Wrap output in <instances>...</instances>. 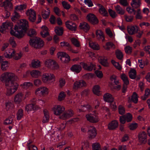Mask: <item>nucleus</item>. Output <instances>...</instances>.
<instances>
[{"label": "nucleus", "mask_w": 150, "mask_h": 150, "mask_svg": "<svg viewBox=\"0 0 150 150\" xmlns=\"http://www.w3.org/2000/svg\"><path fill=\"white\" fill-rule=\"evenodd\" d=\"M50 14V10L47 8V10L43 9L42 11V15L43 18L45 19H46L49 17Z\"/></svg>", "instance_id": "e433bc0d"}, {"label": "nucleus", "mask_w": 150, "mask_h": 150, "mask_svg": "<svg viewBox=\"0 0 150 150\" xmlns=\"http://www.w3.org/2000/svg\"><path fill=\"white\" fill-rule=\"evenodd\" d=\"M121 78L125 84L126 85L129 84V81L128 77L125 74H122L121 75Z\"/></svg>", "instance_id": "79ce46f5"}, {"label": "nucleus", "mask_w": 150, "mask_h": 150, "mask_svg": "<svg viewBox=\"0 0 150 150\" xmlns=\"http://www.w3.org/2000/svg\"><path fill=\"white\" fill-rule=\"evenodd\" d=\"M118 126V122L116 120H113L108 125V128L110 130L115 129Z\"/></svg>", "instance_id": "7c9ffc66"}, {"label": "nucleus", "mask_w": 150, "mask_h": 150, "mask_svg": "<svg viewBox=\"0 0 150 150\" xmlns=\"http://www.w3.org/2000/svg\"><path fill=\"white\" fill-rule=\"evenodd\" d=\"M44 116L43 117L42 122L44 123H46L48 122L50 115L48 111L47 110H43Z\"/></svg>", "instance_id": "c756f323"}, {"label": "nucleus", "mask_w": 150, "mask_h": 150, "mask_svg": "<svg viewBox=\"0 0 150 150\" xmlns=\"http://www.w3.org/2000/svg\"><path fill=\"white\" fill-rule=\"evenodd\" d=\"M81 65L83 69L85 70L91 71L93 69H96V65L92 63L88 64L85 63H82Z\"/></svg>", "instance_id": "dca6fc26"}, {"label": "nucleus", "mask_w": 150, "mask_h": 150, "mask_svg": "<svg viewBox=\"0 0 150 150\" xmlns=\"http://www.w3.org/2000/svg\"><path fill=\"white\" fill-rule=\"evenodd\" d=\"M66 96L64 92L61 91L59 94L58 98V100L59 101H61L64 100Z\"/></svg>", "instance_id": "603ef678"}, {"label": "nucleus", "mask_w": 150, "mask_h": 150, "mask_svg": "<svg viewBox=\"0 0 150 150\" xmlns=\"http://www.w3.org/2000/svg\"><path fill=\"white\" fill-rule=\"evenodd\" d=\"M65 109V108L63 106L60 105H55L52 108L54 114L59 116L64 111Z\"/></svg>", "instance_id": "423d86ee"}, {"label": "nucleus", "mask_w": 150, "mask_h": 150, "mask_svg": "<svg viewBox=\"0 0 150 150\" xmlns=\"http://www.w3.org/2000/svg\"><path fill=\"white\" fill-rule=\"evenodd\" d=\"M141 12L140 9H138L137 11V14L136 15L135 18L137 19H141L142 16L141 15Z\"/></svg>", "instance_id": "13d9d810"}, {"label": "nucleus", "mask_w": 150, "mask_h": 150, "mask_svg": "<svg viewBox=\"0 0 150 150\" xmlns=\"http://www.w3.org/2000/svg\"><path fill=\"white\" fill-rule=\"evenodd\" d=\"M103 47L105 49L107 50H109L110 49H114L115 48V45L111 42H108L106 43L105 45L103 46Z\"/></svg>", "instance_id": "a878e982"}, {"label": "nucleus", "mask_w": 150, "mask_h": 150, "mask_svg": "<svg viewBox=\"0 0 150 150\" xmlns=\"http://www.w3.org/2000/svg\"><path fill=\"white\" fill-rule=\"evenodd\" d=\"M28 25V21L25 19H21L18 21L17 24L14 27L15 31L11 30V34L18 39L23 38L24 35L25 29Z\"/></svg>", "instance_id": "f03ea898"}, {"label": "nucleus", "mask_w": 150, "mask_h": 150, "mask_svg": "<svg viewBox=\"0 0 150 150\" xmlns=\"http://www.w3.org/2000/svg\"><path fill=\"white\" fill-rule=\"evenodd\" d=\"M87 20L92 24H95L97 23L98 20L96 16L93 13H89L86 16Z\"/></svg>", "instance_id": "4468645a"}, {"label": "nucleus", "mask_w": 150, "mask_h": 150, "mask_svg": "<svg viewBox=\"0 0 150 150\" xmlns=\"http://www.w3.org/2000/svg\"><path fill=\"white\" fill-rule=\"evenodd\" d=\"M73 114L72 111L70 110L64 112L63 114L59 116V118L60 119L65 120L73 116Z\"/></svg>", "instance_id": "a211bd4d"}, {"label": "nucleus", "mask_w": 150, "mask_h": 150, "mask_svg": "<svg viewBox=\"0 0 150 150\" xmlns=\"http://www.w3.org/2000/svg\"><path fill=\"white\" fill-rule=\"evenodd\" d=\"M45 66L52 69H57L59 68V66L56 62L51 59H48L44 61Z\"/></svg>", "instance_id": "20e7f679"}, {"label": "nucleus", "mask_w": 150, "mask_h": 150, "mask_svg": "<svg viewBox=\"0 0 150 150\" xmlns=\"http://www.w3.org/2000/svg\"><path fill=\"white\" fill-rule=\"evenodd\" d=\"M41 29L40 34L42 37L45 38L49 35L48 32V29L47 26L43 25Z\"/></svg>", "instance_id": "393cba45"}, {"label": "nucleus", "mask_w": 150, "mask_h": 150, "mask_svg": "<svg viewBox=\"0 0 150 150\" xmlns=\"http://www.w3.org/2000/svg\"><path fill=\"white\" fill-rule=\"evenodd\" d=\"M89 46L94 50H98L100 49L99 45L96 42L90 41L89 43Z\"/></svg>", "instance_id": "72a5a7b5"}, {"label": "nucleus", "mask_w": 150, "mask_h": 150, "mask_svg": "<svg viewBox=\"0 0 150 150\" xmlns=\"http://www.w3.org/2000/svg\"><path fill=\"white\" fill-rule=\"evenodd\" d=\"M1 69L3 71H6L8 67V63L7 61H2L1 64Z\"/></svg>", "instance_id": "37998d69"}, {"label": "nucleus", "mask_w": 150, "mask_h": 150, "mask_svg": "<svg viewBox=\"0 0 150 150\" xmlns=\"http://www.w3.org/2000/svg\"><path fill=\"white\" fill-rule=\"evenodd\" d=\"M138 127V124L136 123H133L129 124L128 127L131 130H133L136 129Z\"/></svg>", "instance_id": "052dcab7"}, {"label": "nucleus", "mask_w": 150, "mask_h": 150, "mask_svg": "<svg viewBox=\"0 0 150 150\" xmlns=\"http://www.w3.org/2000/svg\"><path fill=\"white\" fill-rule=\"evenodd\" d=\"M100 90V87L99 86L96 85L93 87V92L94 94L98 96H99L101 95Z\"/></svg>", "instance_id": "c9c22d12"}, {"label": "nucleus", "mask_w": 150, "mask_h": 150, "mask_svg": "<svg viewBox=\"0 0 150 150\" xmlns=\"http://www.w3.org/2000/svg\"><path fill=\"white\" fill-rule=\"evenodd\" d=\"M9 42L13 47H16L17 45L16 44L14 40V38L13 37L10 38L9 40Z\"/></svg>", "instance_id": "e2e57ef3"}, {"label": "nucleus", "mask_w": 150, "mask_h": 150, "mask_svg": "<svg viewBox=\"0 0 150 150\" xmlns=\"http://www.w3.org/2000/svg\"><path fill=\"white\" fill-rule=\"evenodd\" d=\"M124 116L127 122H129L132 120V116L130 113H128Z\"/></svg>", "instance_id": "4d7b16f0"}, {"label": "nucleus", "mask_w": 150, "mask_h": 150, "mask_svg": "<svg viewBox=\"0 0 150 150\" xmlns=\"http://www.w3.org/2000/svg\"><path fill=\"white\" fill-rule=\"evenodd\" d=\"M98 5L100 7L99 10V13L104 16H108V13L104 7L100 4H98Z\"/></svg>", "instance_id": "473e14b6"}, {"label": "nucleus", "mask_w": 150, "mask_h": 150, "mask_svg": "<svg viewBox=\"0 0 150 150\" xmlns=\"http://www.w3.org/2000/svg\"><path fill=\"white\" fill-rule=\"evenodd\" d=\"M42 80L43 83H49L52 81L55 80V77L53 74L51 73H45L42 75Z\"/></svg>", "instance_id": "39448f33"}, {"label": "nucleus", "mask_w": 150, "mask_h": 150, "mask_svg": "<svg viewBox=\"0 0 150 150\" xmlns=\"http://www.w3.org/2000/svg\"><path fill=\"white\" fill-rule=\"evenodd\" d=\"M141 4L140 0H132L131 5L133 8H137L140 6Z\"/></svg>", "instance_id": "cd10ccee"}, {"label": "nucleus", "mask_w": 150, "mask_h": 150, "mask_svg": "<svg viewBox=\"0 0 150 150\" xmlns=\"http://www.w3.org/2000/svg\"><path fill=\"white\" fill-rule=\"evenodd\" d=\"M115 9L117 13L120 15H123L125 13V11L119 5H117L115 6Z\"/></svg>", "instance_id": "4c0bfd02"}, {"label": "nucleus", "mask_w": 150, "mask_h": 150, "mask_svg": "<svg viewBox=\"0 0 150 150\" xmlns=\"http://www.w3.org/2000/svg\"><path fill=\"white\" fill-rule=\"evenodd\" d=\"M126 22H132L133 19V16H129L125 15L124 16Z\"/></svg>", "instance_id": "5fc2aeb1"}, {"label": "nucleus", "mask_w": 150, "mask_h": 150, "mask_svg": "<svg viewBox=\"0 0 150 150\" xmlns=\"http://www.w3.org/2000/svg\"><path fill=\"white\" fill-rule=\"evenodd\" d=\"M89 148V143L87 142L82 143L81 150H87Z\"/></svg>", "instance_id": "864d4df0"}, {"label": "nucleus", "mask_w": 150, "mask_h": 150, "mask_svg": "<svg viewBox=\"0 0 150 150\" xmlns=\"http://www.w3.org/2000/svg\"><path fill=\"white\" fill-rule=\"evenodd\" d=\"M13 26V23L10 21H7L3 23L0 28V31L3 33L6 29H11Z\"/></svg>", "instance_id": "9b49d317"}, {"label": "nucleus", "mask_w": 150, "mask_h": 150, "mask_svg": "<svg viewBox=\"0 0 150 150\" xmlns=\"http://www.w3.org/2000/svg\"><path fill=\"white\" fill-rule=\"evenodd\" d=\"M71 40L72 44L75 46L77 47L80 46V44L77 39L75 38H72Z\"/></svg>", "instance_id": "3c124183"}, {"label": "nucleus", "mask_w": 150, "mask_h": 150, "mask_svg": "<svg viewBox=\"0 0 150 150\" xmlns=\"http://www.w3.org/2000/svg\"><path fill=\"white\" fill-rule=\"evenodd\" d=\"M38 108V107L36 105H35L34 104L30 103L26 105L25 107V110L28 112L35 110Z\"/></svg>", "instance_id": "5701e85b"}, {"label": "nucleus", "mask_w": 150, "mask_h": 150, "mask_svg": "<svg viewBox=\"0 0 150 150\" xmlns=\"http://www.w3.org/2000/svg\"><path fill=\"white\" fill-rule=\"evenodd\" d=\"M71 71L76 73H79L82 69L81 67L79 64H74L71 68Z\"/></svg>", "instance_id": "bb28decb"}, {"label": "nucleus", "mask_w": 150, "mask_h": 150, "mask_svg": "<svg viewBox=\"0 0 150 150\" xmlns=\"http://www.w3.org/2000/svg\"><path fill=\"white\" fill-rule=\"evenodd\" d=\"M18 80V77L11 72H5L1 75L0 81L5 83L7 90V95L11 96L16 92L18 87V84L14 81Z\"/></svg>", "instance_id": "f257e3e1"}, {"label": "nucleus", "mask_w": 150, "mask_h": 150, "mask_svg": "<svg viewBox=\"0 0 150 150\" xmlns=\"http://www.w3.org/2000/svg\"><path fill=\"white\" fill-rule=\"evenodd\" d=\"M36 33L35 30L30 29L28 31V35L30 37H32L33 35H36Z\"/></svg>", "instance_id": "69168bd1"}, {"label": "nucleus", "mask_w": 150, "mask_h": 150, "mask_svg": "<svg viewBox=\"0 0 150 150\" xmlns=\"http://www.w3.org/2000/svg\"><path fill=\"white\" fill-rule=\"evenodd\" d=\"M32 67L34 68H37L40 67V63L38 59H35L32 60L31 62Z\"/></svg>", "instance_id": "f704fd0d"}, {"label": "nucleus", "mask_w": 150, "mask_h": 150, "mask_svg": "<svg viewBox=\"0 0 150 150\" xmlns=\"http://www.w3.org/2000/svg\"><path fill=\"white\" fill-rule=\"evenodd\" d=\"M112 64L117 69L119 70H121L122 69V67L118 62H115L114 60H112L111 61Z\"/></svg>", "instance_id": "680f3d73"}, {"label": "nucleus", "mask_w": 150, "mask_h": 150, "mask_svg": "<svg viewBox=\"0 0 150 150\" xmlns=\"http://www.w3.org/2000/svg\"><path fill=\"white\" fill-rule=\"evenodd\" d=\"M98 60L101 64L105 67H107L108 66V63L107 60L103 57H99L98 59Z\"/></svg>", "instance_id": "c03bdc74"}, {"label": "nucleus", "mask_w": 150, "mask_h": 150, "mask_svg": "<svg viewBox=\"0 0 150 150\" xmlns=\"http://www.w3.org/2000/svg\"><path fill=\"white\" fill-rule=\"evenodd\" d=\"M93 150H100V147L99 143H95L92 145Z\"/></svg>", "instance_id": "0e129e2a"}, {"label": "nucleus", "mask_w": 150, "mask_h": 150, "mask_svg": "<svg viewBox=\"0 0 150 150\" xmlns=\"http://www.w3.org/2000/svg\"><path fill=\"white\" fill-rule=\"evenodd\" d=\"M33 86V83L30 82H26L21 84L20 86L21 88L27 89Z\"/></svg>", "instance_id": "2f4dec72"}, {"label": "nucleus", "mask_w": 150, "mask_h": 150, "mask_svg": "<svg viewBox=\"0 0 150 150\" xmlns=\"http://www.w3.org/2000/svg\"><path fill=\"white\" fill-rule=\"evenodd\" d=\"M88 137L90 139H93L96 137L97 132L95 127L92 126H90L88 127Z\"/></svg>", "instance_id": "f8f14e48"}, {"label": "nucleus", "mask_w": 150, "mask_h": 150, "mask_svg": "<svg viewBox=\"0 0 150 150\" xmlns=\"http://www.w3.org/2000/svg\"><path fill=\"white\" fill-rule=\"evenodd\" d=\"M62 4L63 7L66 9H69L71 7L70 5L65 1H63Z\"/></svg>", "instance_id": "774afa93"}, {"label": "nucleus", "mask_w": 150, "mask_h": 150, "mask_svg": "<svg viewBox=\"0 0 150 150\" xmlns=\"http://www.w3.org/2000/svg\"><path fill=\"white\" fill-rule=\"evenodd\" d=\"M127 30L129 35H133L137 33L139 29L136 25H129L127 27Z\"/></svg>", "instance_id": "ddd939ff"}, {"label": "nucleus", "mask_w": 150, "mask_h": 150, "mask_svg": "<svg viewBox=\"0 0 150 150\" xmlns=\"http://www.w3.org/2000/svg\"><path fill=\"white\" fill-rule=\"evenodd\" d=\"M57 55L58 57L63 63H67L70 60V57L65 52H59L57 54Z\"/></svg>", "instance_id": "0eeeda50"}, {"label": "nucleus", "mask_w": 150, "mask_h": 150, "mask_svg": "<svg viewBox=\"0 0 150 150\" xmlns=\"http://www.w3.org/2000/svg\"><path fill=\"white\" fill-rule=\"evenodd\" d=\"M108 11L110 16L112 18H115L117 16V14L115 11L112 10L110 8H109L108 10Z\"/></svg>", "instance_id": "6e6d98bb"}, {"label": "nucleus", "mask_w": 150, "mask_h": 150, "mask_svg": "<svg viewBox=\"0 0 150 150\" xmlns=\"http://www.w3.org/2000/svg\"><path fill=\"white\" fill-rule=\"evenodd\" d=\"M138 138L140 142L143 143H145L146 142L147 136L144 132H140L138 134Z\"/></svg>", "instance_id": "f3484780"}, {"label": "nucleus", "mask_w": 150, "mask_h": 150, "mask_svg": "<svg viewBox=\"0 0 150 150\" xmlns=\"http://www.w3.org/2000/svg\"><path fill=\"white\" fill-rule=\"evenodd\" d=\"M86 85V83L83 80L77 81L74 83L73 88L75 89H78L82 87L85 86Z\"/></svg>", "instance_id": "6ab92c4d"}, {"label": "nucleus", "mask_w": 150, "mask_h": 150, "mask_svg": "<svg viewBox=\"0 0 150 150\" xmlns=\"http://www.w3.org/2000/svg\"><path fill=\"white\" fill-rule=\"evenodd\" d=\"M65 25L67 28L69 30L74 31L76 30V26L75 23L68 21L66 22Z\"/></svg>", "instance_id": "aec40b11"}, {"label": "nucleus", "mask_w": 150, "mask_h": 150, "mask_svg": "<svg viewBox=\"0 0 150 150\" xmlns=\"http://www.w3.org/2000/svg\"><path fill=\"white\" fill-rule=\"evenodd\" d=\"M23 111L21 109H19L17 113V119L18 120H20L23 117Z\"/></svg>", "instance_id": "a18cd8bd"}, {"label": "nucleus", "mask_w": 150, "mask_h": 150, "mask_svg": "<svg viewBox=\"0 0 150 150\" xmlns=\"http://www.w3.org/2000/svg\"><path fill=\"white\" fill-rule=\"evenodd\" d=\"M27 7L26 4H23L21 5H19L16 6L15 9L16 11H22L25 9Z\"/></svg>", "instance_id": "58836bf2"}, {"label": "nucleus", "mask_w": 150, "mask_h": 150, "mask_svg": "<svg viewBox=\"0 0 150 150\" xmlns=\"http://www.w3.org/2000/svg\"><path fill=\"white\" fill-rule=\"evenodd\" d=\"M16 53V51L13 49H10L4 54L5 57L7 58H11L13 57Z\"/></svg>", "instance_id": "b1692460"}, {"label": "nucleus", "mask_w": 150, "mask_h": 150, "mask_svg": "<svg viewBox=\"0 0 150 150\" xmlns=\"http://www.w3.org/2000/svg\"><path fill=\"white\" fill-rule=\"evenodd\" d=\"M24 96L23 93L21 92L17 93L14 96V102L17 105L20 104L22 102Z\"/></svg>", "instance_id": "9d476101"}, {"label": "nucleus", "mask_w": 150, "mask_h": 150, "mask_svg": "<svg viewBox=\"0 0 150 150\" xmlns=\"http://www.w3.org/2000/svg\"><path fill=\"white\" fill-rule=\"evenodd\" d=\"M6 109L7 110L11 109L13 107V105L11 102L8 101L5 103Z\"/></svg>", "instance_id": "8fccbe9b"}, {"label": "nucleus", "mask_w": 150, "mask_h": 150, "mask_svg": "<svg viewBox=\"0 0 150 150\" xmlns=\"http://www.w3.org/2000/svg\"><path fill=\"white\" fill-rule=\"evenodd\" d=\"M30 74L33 77L37 78L40 76L41 72L38 70H33L31 71Z\"/></svg>", "instance_id": "ea45409f"}, {"label": "nucleus", "mask_w": 150, "mask_h": 150, "mask_svg": "<svg viewBox=\"0 0 150 150\" xmlns=\"http://www.w3.org/2000/svg\"><path fill=\"white\" fill-rule=\"evenodd\" d=\"M40 89L41 91V95L44 96L48 94V89L45 87H40Z\"/></svg>", "instance_id": "09e8293b"}, {"label": "nucleus", "mask_w": 150, "mask_h": 150, "mask_svg": "<svg viewBox=\"0 0 150 150\" xmlns=\"http://www.w3.org/2000/svg\"><path fill=\"white\" fill-rule=\"evenodd\" d=\"M26 14L28 17L29 20L31 22H34L36 19L35 11L33 9L28 10L26 12Z\"/></svg>", "instance_id": "6e6552de"}, {"label": "nucleus", "mask_w": 150, "mask_h": 150, "mask_svg": "<svg viewBox=\"0 0 150 150\" xmlns=\"http://www.w3.org/2000/svg\"><path fill=\"white\" fill-rule=\"evenodd\" d=\"M87 120L93 123L97 122L99 121L98 116L94 114H87L86 116Z\"/></svg>", "instance_id": "1a4fd4ad"}, {"label": "nucleus", "mask_w": 150, "mask_h": 150, "mask_svg": "<svg viewBox=\"0 0 150 150\" xmlns=\"http://www.w3.org/2000/svg\"><path fill=\"white\" fill-rule=\"evenodd\" d=\"M55 31L59 35H61L63 34V29L61 27H56L55 28Z\"/></svg>", "instance_id": "49530a36"}, {"label": "nucleus", "mask_w": 150, "mask_h": 150, "mask_svg": "<svg viewBox=\"0 0 150 150\" xmlns=\"http://www.w3.org/2000/svg\"><path fill=\"white\" fill-rule=\"evenodd\" d=\"M118 110L119 113L120 115H123L125 113V110L124 108L121 105L119 106Z\"/></svg>", "instance_id": "338daca9"}, {"label": "nucleus", "mask_w": 150, "mask_h": 150, "mask_svg": "<svg viewBox=\"0 0 150 150\" xmlns=\"http://www.w3.org/2000/svg\"><path fill=\"white\" fill-rule=\"evenodd\" d=\"M117 57L119 59L121 60L123 57V54L122 52L119 50H117L116 52Z\"/></svg>", "instance_id": "bf43d9fd"}, {"label": "nucleus", "mask_w": 150, "mask_h": 150, "mask_svg": "<svg viewBox=\"0 0 150 150\" xmlns=\"http://www.w3.org/2000/svg\"><path fill=\"white\" fill-rule=\"evenodd\" d=\"M16 11V10L14 11V13L11 18L12 20L13 21L19 18L20 17V15Z\"/></svg>", "instance_id": "de8ad7c7"}, {"label": "nucleus", "mask_w": 150, "mask_h": 150, "mask_svg": "<svg viewBox=\"0 0 150 150\" xmlns=\"http://www.w3.org/2000/svg\"><path fill=\"white\" fill-rule=\"evenodd\" d=\"M79 27L80 29L86 32L88 31L90 29V27L89 25L85 22L80 23L79 25Z\"/></svg>", "instance_id": "4be33fe9"}, {"label": "nucleus", "mask_w": 150, "mask_h": 150, "mask_svg": "<svg viewBox=\"0 0 150 150\" xmlns=\"http://www.w3.org/2000/svg\"><path fill=\"white\" fill-rule=\"evenodd\" d=\"M130 78L132 79H134L136 77L137 72L136 71L133 69H131L129 72Z\"/></svg>", "instance_id": "a19ab883"}, {"label": "nucleus", "mask_w": 150, "mask_h": 150, "mask_svg": "<svg viewBox=\"0 0 150 150\" xmlns=\"http://www.w3.org/2000/svg\"><path fill=\"white\" fill-rule=\"evenodd\" d=\"M29 42L30 45L32 47L37 49L42 48L44 45V41L38 37H35L33 39H30Z\"/></svg>", "instance_id": "7ed1b4c3"}, {"label": "nucleus", "mask_w": 150, "mask_h": 150, "mask_svg": "<svg viewBox=\"0 0 150 150\" xmlns=\"http://www.w3.org/2000/svg\"><path fill=\"white\" fill-rule=\"evenodd\" d=\"M96 35L97 39L102 42L105 41V36L103 32L100 29H98L96 30Z\"/></svg>", "instance_id": "2eb2a0df"}, {"label": "nucleus", "mask_w": 150, "mask_h": 150, "mask_svg": "<svg viewBox=\"0 0 150 150\" xmlns=\"http://www.w3.org/2000/svg\"><path fill=\"white\" fill-rule=\"evenodd\" d=\"M103 99L105 101L109 103H111L114 101V98L112 95L108 93L104 94Z\"/></svg>", "instance_id": "412c9836"}, {"label": "nucleus", "mask_w": 150, "mask_h": 150, "mask_svg": "<svg viewBox=\"0 0 150 150\" xmlns=\"http://www.w3.org/2000/svg\"><path fill=\"white\" fill-rule=\"evenodd\" d=\"M131 101H132L135 103H137L138 101V96L136 92H134L132 95L131 97H129L128 102H129Z\"/></svg>", "instance_id": "c85d7f7f"}]
</instances>
